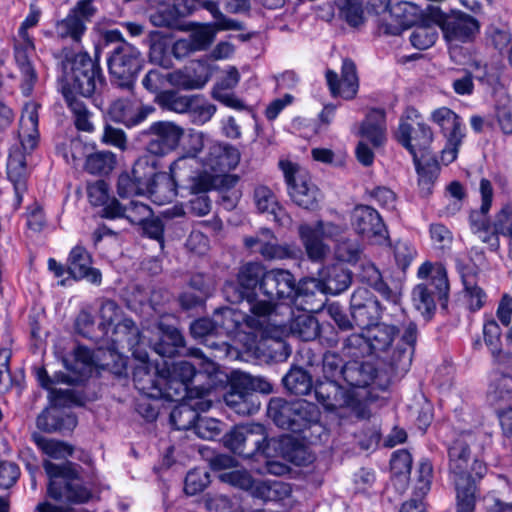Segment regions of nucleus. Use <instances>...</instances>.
I'll return each instance as SVG.
<instances>
[{
	"instance_id": "1",
	"label": "nucleus",
	"mask_w": 512,
	"mask_h": 512,
	"mask_svg": "<svg viewBox=\"0 0 512 512\" xmlns=\"http://www.w3.org/2000/svg\"><path fill=\"white\" fill-rule=\"evenodd\" d=\"M198 161L192 156H180L170 165V173L157 171L146 178L148 195L153 202L164 205L173 201L177 188L191 194L206 193L215 185L216 178L206 172H198Z\"/></svg>"
},
{
	"instance_id": "2",
	"label": "nucleus",
	"mask_w": 512,
	"mask_h": 512,
	"mask_svg": "<svg viewBox=\"0 0 512 512\" xmlns=\"http://www.w3.org/2000/svg\"><path fill=\"white\" fill-rule=\"evenodd\" d=\"M398 335V328L387 323L373 324L363 330V340L370 352L396 373H404L411 364L416 342L415 324L409 323L397 341Z\"/></svg>"
},
{
	"instance_id": "3",
	"label": "nucleus",
	"mask_w": 512,
	"mask_h": 512,
	"mask_svg": "<svg viewBox=\"0 0 512 512\" xmlns=\"http://www.w3.org/2000/svg\"><path fill=\"white\" fill-rule=\"evenodd\" d=\"M345 228L332 222L317 221L314 224H301L298 228L299 238L308 258L323 261L331 252L324 239L334 241V258L343 263L356 264L362 256V246L356 239L342 238Z\"/></svg>"
},
{
	"instance_id": "4",
	"label": "nucleus",
	"mask_w": 512,
	"mask_h": 512,
	"mask_svg": "<svg viewBox=\"0 0 512 512\" xmlns=\"http://www.w3.org/2000/svg\"><path fill=\"white\" fill-rule=\"evenodd\" d=\"M249 305L250 315L234 308H222L214 314L218 335L233 337L247 351H258L265 340L262 334L272 317L270 304L262 300Z\"/></svg>"
},
{
	"instance_id": "5",
	"label": "nucleus",
	"mask_w": 512,
	"mask_h": 512,
	"mask_svg": "<svg viewBox=\"0 0 512 512\" xmlns=\"http://www.w3.org/2000/svg\"><path fill=\"white\" fill-rule=\"evenodd\" d=\"M196 363H190L188 361H180L173 363L171 366L165 362L166 368L159 370L156 368L159 375L156 387L163 393L167 398L177 400L184 394H195L199 393L201 389H208L210 387H194L190 388L189 384L191 380L197 376L196 365L199 366V374L205 373L211 375L216 372V364L201 355L195 354Z\"/></svg>"
},
{
	"instance_id": "6",
	"label": "nucleus",
	"mask_w": 512,
	"mask_h": 512,
	"mask_svg": "<svg viewBox=\"0 0 512 512\" xmlns=\"http://www.w3.org/2000/svg\"><path fill=\"white\" fill-rule=\"evenodd\" d=\"M98 80L99 71L88 55L80 53L63 62L62 93L66 101L92 96Z\"/></svg>"
},
{
	"instance_id": "7",
	"label": "nucleus",
	"mask_w": 512,
	"mask_h": 512,
	"mask_svg": "<svg viewBox=\"0 0 512 512\" xmlns=\"http://www.w3.org/2000/svg\"><path fill=\"white\" fill-rule=\"evenodd\" d=\"M43 466L49 478L48 495L50 497L70 503H83L90 499V491L75 483L78 476L75 464L66 462L58 465L46 459Z\"/></svg>"
},
{
	"instance_id": "8",
	"label": "nucleus",
	"mask_w": 512,
	"mask_h": 512,
	"mask_svg": "<svg viewBox=\"0 0 512 512\" xmlns=\"http://www.w3.org/2000/svg\"><path fill=\"white\" fill-rule=\"evenodd\" d=\"M278 165L284 175L291 200L304 209L317 208L322 195L313 183L309 172L289 159L280 160Z\"/></svg>"
},
{
	"instance_id": "9",
	"label": "nucleus",
	"mask_w": 512,
	"mask_h": 512,
	"mask_svg": "<svg viewBox=\"0 0 512 512\" xmlns=\"http://www.w3.org/2000/svg\"><path fill=\"white\" fill-rule=\"evenodd\" d=\"M268 415L277 426L299 432L318 421L319 410L313 403L306 400L289 403L280 398H274L269 402Z\"/></svg>"
},
{
	"instance_id": "10",
	"label": "nucleus",
	"mask_w": 512,
	"mask_h": 512,
	"mask_svg": "<svg viewBox=\"0 0 512 512\" xmlns=\"http://www.w3.org/2000/svg\"><path fill=\"white\" fill-rule=\"evenodd\" d=\"M395 138L418 164L419 158L425 155L433 141V132L428 124L421 121L418 111L409 108L400 118Z\"/></svg>"
},
{
	"instance_id": "11",
	"label": "nucleus",
	"mask_w": 512,
	"mask_h": 512,
	"mask_svg": "<svg viewBox=\"0 0 512 512\" xmlns=\"http://www.w3.org/2000/svg\"><path fill=\"white\" fill-rule=\"evenodd\" d=\"M449 470L455 486L475 484L486 473V466L478 459H471L468 443L457 439L449 448Z\"/></svg>"
},
{
	"instance_id": "12",
	"label": "nucleus",
	"mask_w": 512,
	"mask_h": 512,
	"mask_svg": "<svg viewBox=\"0 0 512 512\" xmlns=\"http://www.w3.org/2000/svg\"><path fill=\"white\" fill-rule=\"evenodd\" d=\"M111 340L117 349L127 347L133 351L134 357L139 361V365L134 369L133 378L138 389L145 392L147 387L142 382L145 377H149L151 365L147 353L135 348L141 342V335L133 321L122 319L118 322L112 330Z\"/></svg>"
},
{
	"instance_id": "13",
	"label": "nucleus",
	"mask_w": 512,
	"mask_h": 512,
	"mask_svg": "<svg viewBox=\"0 0 512 512\" xmlns=\"http://www.w3.org/2000/svg\"><path fill=\"white\" fill-rule=\"evenodd\" d=\"M359 135L362 140L357 144L356 158L364 166H371L374 162L373 149L366 143L370 142L373 148L381 146L386 140L385 113L381 109H372L361 123Z\"/></svg>"
},
{
	"instance_id": "14",
	"label": "nucleus",
	"mask_w": 512,
	"mask_h": 512,
	"mask_svg": "<svg viewBox=\"0 0 512 512\" xmlns=\"http://www.w3.org/2000/svg\"><path fill=\"white\" fill-rule=\"evenodd\" d=\"M272 317L268 320L262 334L265 340L273 339L284 348L282 339L290 333L304 341L315 339L319 334V324L315 317L308 314H300L291 322L288 327L283 321L277 320V314L271 312Z\"/></svg>"
},
{
	"instance_id": "15",
	"label": "nucleus",
	"mask_w": 512,
	"mask_h": 512,
	"mask_svg": "<svg viewBox=\"0 0 512 512\" xmlns=\"http://www.w3.org/2000/svg\"><path fill=\"white\" fill-rule=\"evenodd\" d=\"M350 223L355 233L370 244L385 245L389 242L388 231L380 214L370 206H356L351 212Z\"/></svg>"
},
{
	"instance_id": "16",
	"label": "nucleus",
	"mask_w": 512,
	"mask_h": 512,
	"mask_svg": "<svg viewBox=\"0 0 512 512\" xmlns=\"http://www.w3.org/2000/svg\"><path fill=\"white\" fill-rule=\"evenodd\" d=\"M266 274L265 268L258 262H249L243 265L238 273L237 282H227L224 285L223 292L226 299L231 303H240L247 299L250 302V296L257 285L260 286Z\"/></svg>"
},
{
	"instance_id": "17",
	"label": "nucleus",
	"mask_w": 512,
	"mask_h": 512,
	"mask_svg": "<svg viewBox=\"0 0 512 512\" xmlns=\"http://www.w3.org/2000/svg\"><path fill=\"white\" fill-rule=\"evenodd\" d=\"M147 151L153 155L164 156L175 150L184 135V129L170 121L154 122L147 129Z\"/></svg>"
},
{
	"instance_id": "18",
	"label": "nucleus",
	"mask_w": 512,
	"mask_h": 512,
	"mask_svg": "<svg viewBox=\"0 0 512 512\" xmlns=\"http://www.w3.org/2000/svg\"><path fill=\"white\" fill-rule=\"evenodd\" d=\"M351 273L340 266H330L319 273V278H308L301 282L300 290L305 294L322 293L339 294L351 283Z\"/></svg>"
},
{
	"instance_id": "19",
	"label": "nucleus",
	"mask_w": 512,
	"mask_h": 512,
	"mask_svg": "<svg viewBox=\"0 0 512 512\" xmlns=\"http://www.w3.org/2000/svg\"><path fill=\"white\" fill-rule=\"evenodd\" d=\"M422 26H437L443 32H474L479 29L478 22L473 17L456 10L443 13L434 6L427 7V15L422 19Z\"/></svg>"
},
{
	"instance_id": "20",
	"label": "nucleus",
	"mask_w": 512,
	"mask_h": 512,
	"mask_svg": "<svg viewBox=\"0 0 512 512\" xmlns=\"http://www.w3.org/2000/svg\"><path fill=\"white\" fill-rule=\"evenodd\" d=\"M155 172V159L149 156L140 157L134 164L131 174H120L117 192L120 197L146 195L148 186L146 178Z\"/></svg>"
},
{
	"instance_id": "21",
	"label": "nucleus",
	"mask_w": 512,
	"mask_h": 512,
	"mask_svg": "<svg viewBox=\"0 0 512 512\" xmlns=\"http://www.w3.org/2000/svg\"><path fill=\"white\" fill-rule=\"evenodd\" d=\"M300 287L301 284L297 287L294 276L288 270L284 269L266 271L260 283V290L269 298V301L265 302L272 307V313H276L272 304L273 300L292 299L298 291L305 293L300 290Z\"/></svg>"
},
{
	"instance_id": "22",
	"label": "nucleus",
	"mask_w": 512,
	"mask_h": 512,
	"mask_svg": "<svg viewBox=\"0 0 512 512\" xmlns=\"http://www.w3.org/2000/svg\"><path fill=\"white\" fill-rule=\"evenodd\" d=\"M241 153L240 151L230 145L221 142H213L209 145L206 155L202 160L203 170L198 172H208L210 170L213 174L226 173L230 170H234L240 163Z\"/></svg>"
},
{
	"instance_id": "23",
	"label": "nucleus",
	"mask_w": 512,
	"mask_h": 512,
	"mask_svg": "<svg viewBox=\"0 0 512 512\" xmlns=\"http://www.w3.org/2000/svg\"><path fill=\"white\" fill-rule=\"evenodd\" d=\"M208 389H201L199 393L184 394L186 401L176 406L170 415L171 422L179 430L194 427L199 415L198 411L204 412L211 407V401L206 399Z\"/></svg>"
},
{
	"instance_id": "24",
	"label": "nucleus",
	"mask_w": 512,
	"mask_h": 512,
	"mask_svg": "<svg viewBox=\"0 0 512 512\" xmlns=\"http://www.w3.org/2000/svg\"><path fill=\"white\" fill-rule=\"evenodd\" d=\"M345 367L342 366L341 359L332 353L325 354L323 358V371L329 380L327 383H321L315 388V395L318 401L330 411L337 408L334 398L338 393V387L335 384L334 378L338 374L343 375Z\"/></svg>"
},
{
	"instance_id": "25",
	"label": "nucleus",
	"mask_w": 512,
	"mask_h": 512,
	"mask_svg": "<svg viewBox=\"0 0 512 512\" xmlns=\"http://www.w3.org/2000/svg\"><path fill=\"white\" fill-rule=\"evenodd\" d=\"M326 80L334 97H341L346 100L353 99L359 88V81L354 62L350 59H344L341 67V78L333 70L326 71Z\"/></svg>"
},
{
	"instance_id": "26",
	"label": "nucleus",
	"mask_w": 512,
	"mask_h": 512,
	"mask_svg": "<svg viewBox=\"0 0 512 512\" xmlns=\"http://www.w3.org/2000/svg\"><path fill=\"white\" fill-rule=\"evenodd\" d=\"M110 73L121 80H130L139 69V52L127 43L116 47L108 60Z\"/></svg>"
},
{
	"instance_id": "27",
	"label": "nucleus",
	"mask_w": 512,
	"mask_h": 512,
	"mask_svg": "<svg viewBox=\"0 0 512 512\" xmlns=\"http://www.w3.org/2000/svg\"><path fill=\"white\" fill-rule=\"evenodd\" d=\"M351 314L358 326L366 329L379 315L378 302L365 289H357L351 297Z\"/></svg>"
},
{
	"instance_id": "28",
	"label": "nucleus",
	"mask_w": 512,
	"mask_h": 512,
	"mask_svg": "<svg viewBox=\"0 0 512 512\" xmlns=\"http://www.w3.org/2000/svg\"><path fill=\"white\" fill-rule=\"evenodd\" d=\"M430 120L437 125L448 143H462L465 126L461 118L448 107H439L430 114Z\"/></svg>"
},
{
	"instance_id": "29",
	"label": "nucleus",
	"mask_w": 512,
	"mask_h": 512,
	"mask_svg": "<svg viewBox=\"0 0 512 512\" xmlns=\"http://www.w3.org/2000/svg\"><path fill=\"white\" fill-rule=\"evenodd\" d=\"M68 273L76 280L86 279L93 284H98L101 281L100 272L91 268V257L81 246L74 247L70 252Z\"/></svg>"
},
{
	"instance_id": "30",
	"label": "nucleus",
	"mask_w": 512,
	"mask_h": 512,
	"mask_svg": "<svg viewBox=\"0 0 512 512\" xmlns=\"http://www.w3.org/2000/svg\"><path fill=\"white\" fill-rule=\"evenodd\" d=\"M197 69L185 68L176 70L166 75L167 82L178 89L182 90H199L202 89L210 79L207 68L203 64L198 65Z\"/></svg>"
},
{
	"instance_id": "31",
	"label": "nucleus",
	"mask_w": 512,
	"mask_h": 512,
	"mask_svg": "<svg viewBox=\"0 0 512 512\" xmlns=\"http://www.w3.org/2000/svg\"><path fill=\"white\" fill-rule=\"evenodd\" d=\"M150 21L155 27L167 29H180L183 32H211L207 24H182L173 7H160L150 15Z\"/></svg>"
},
{
	"instance_id": "32",
	"label": "nucleus",
	"mask_w": 512,
	"mask_h": 512,
	"mask_svg": "<svg viewBox=\"0 0 512 512\" xmlns=\"http://www.w3.org/2000/svg\"><path fill=\"white\" fill-rule=\"evenodd\" d=\"M152 110L128 100H117L110 106L109 115L114 121L131 127L145 120Z\"/></svg>"
},
{
	"instance_id": "33",
	"label": "nucleus",
	"mask_w": 512,
	"mask_h": 512,
	"mask_svg": "<svg viewBox=\"0 0 512 512\" xmlns=\"http://www.w3.org/2000/svg\"><path fill=\"white\" fill-rule=\"evenodd\" d=\"M481 206L472 210L469 214V227L472 233L483 232L491 226L489 211L492 204L493 188L489 180L482 179L480 182Z\"/></svg>"
},
{
	"instance_id": "34",
	"label": "nucleus",
	"mask_w": 512,
	"mask_h": 512,
	"mask_svg": "<svg viewBox=\"0 0 512 512\" xmlns=\"http://www.w3.org/2000/svg\"><path fill=\"white\" fill-rule=\"evenodd\" d=\"M254 202L260 212L270 214L280 225L286 226L291 223V218L279 206L275 194L267 186L259 185L255 188Z\"/></svg>"
},
{
	"instance_id": "35",
	"label": "nucleus",
	"mask_w": 512,
	"mask_h": 512,
	"mask_svg": "<svg viewBox=\"0 0 512 512\" xmlns=\"http://www.w3.org/2000/svg\"><path fill=\"white\" fill-rule=\"evenodd\" d=\"M38 104L28 102L25 104L21 119L19 136L24 150H32L38 140Z\"/></svg>"
},
{
	"instance_id": "36",
	"label": "nucleus",
	"mask_w": 512,
	"mask_h": 512,
	"mask_svg": "<svg viewBox=\"0 0 512 512\" xmlns=\"http://www.w3.org/2000/svg\"><path fill=\"white\" fill-rule=\"evenodd\" d=\"M69 374L57 376V381L67 384H76L86 379L93 369V357L89 349L78 347L74 351V364L69 366L66 362Z\"/></svg>"
},
{
	"instance_id": "37",
	"label": "nucleus",
	"mask_w": 512,
	"mask_h": 512,
	"mask_svg": "<svg viewBox=\"0 0 512 512\" xmlns=\"http://www.w3.org/2000/svg\"><path fill=\"white\" fill-rule=\"evenodd\" d=\"M426 15L427 9L418 13V8L409 2L397 3L389 10V17L394 18L396 24L403 30L414 26L427 29L422 26V19Z\"/></svg>"
},
{
	"instance_id": "38",
	"label": "nucleus",
	"mask_w": 512,
	"mask_h": 512,
	"mask_svg": "<svg viewBox=\"0 0 512 512\" xmlns=\"http://www.w3.org/2000/svg\"><path fill=\"white\" fill-rule=\"evenodd\" d=\"M240 437H245V457H250L258 452H263L267 456V451L270 443H275L274 440L267 442V434L265 428L261 424H247L246 432L239 434Z\"/></svg>"
},
{
	"instance_id": "39",
	"label": "nucleus",
	"mask_w": 512,
	"mask_h": 512,
	"mask_svg": "<svg viewBox=\"0 0 512 512\" xmlns=\"http://www.w3.org/2000/svg\"><path fill=\"white\" fill-rule=\"evenodd\" d=\"M252 496L265 501H278L288 497L291 493L290 486L280 481L256 482L249 489Z\"/></svg>"
},
{
	"instance_id": "40",
	"label": "nucleus",
	"mask_w": 512,
	"mask_h": 512,
	"mask_svg": "<svg viewBox=\"0 0 512 512\" xmlns=\"http://www.w3.org/2000/svg\"><path fill=\"white\" fill-rule=\"evenodd\" d=\"M457 267L461 274L465 297L471 310L480 309L486 300V294L484 291L475 283L473 271L470 268L462 267L458 262Z\"/></svg>"
},
{
	"instance_id": "41",
	"label": "nucleus",
	"mask_w": 512,
	"mask_h": 512,
	"mask_svg": "<svg viewBox=\"0 0 512 512\" xmlns=\"http://www.w3.org/2000/svg\"><path fill=\"white\" fill-rule=\"evenodd\" d=\"M339 17L352 28H360L366 21L362 0H335Z\"/></svg>"
},
{
	"instance_id": "42",
	"label": "nucleus",
	"mask_w": 512,
	"mask_h": 512,
	"mask_svg": "<svg viewBox=\"0 0 512 512\" xmlns=\"http://www.w3.org/2000/svg\"><path fill=\"white\" fill-rule=\"evenodd\" d=\"M214 34H190L189 37L178 40L172 46L176 58H183L192 52L205 50L213 42Z\"/></svg>"
},
{
	"instance_id": "43",
	"label": "nucleus",
	"mask_w": 512,
	"mask_h": 512,
	"mask_svg": "<svg viewBox=\"0 0 512 512\" xmlns=\"http://www.w3.org/2000/svg\"><path fill=\"white\" fill-rule=\"evenodd\" d=\"M159 105L175 113H187L191 103L197 100V95H183L175 90H165L157 94Z\"/></svg>"
},
{
	"instance_id": "44",
	"label": "nucleus",
	"mask_w": 512,
	"mask_h": 512,
	"mask_svg": "<svg viewBox=\"0 0 512 512\" xmlns=\"http://www.w3.org/2000/svg\"><path fill=\"white\" fill-rule=\"evenodd\" d=\"M39 450L47 457L55 460L66 459L72 455L74 449L64 441L47 438L41 435L33 436Z\"/></svg>"
},
{
	"instance_id": "45",
	"label": "nucleus",
	"mask_w": 512,
	"mask_h": 512,
	"mask_svg": "<svg viewBox=\"0 0 512 512\" xmlns=\"http://www.w3.org/2000/svg\"><path fill=\"white\" fill-rule=\"evenodd\" d=\"M161 338L158 343L154 344V350L163 357H172L177 349L184 345V339L181 333L173 327H159Z\"/></svg>"
},
{
	"instance_id": "46",
	"label": "nucleus",
	"mask_w": 512,
	"mask_h": 512,
	"mask_svg": "<svg viewBox=\"0 0 512 512\" xmlns=\"http://www.w3.org/2000/svg\"><path fill=\"white\" fill-rule=\"evenodd\" d=\"M468 71L477 81L493 85L499 79L500 68L495 63H490L483 59H473L468 64Z\"/></svg>"
},
{
	"instance_id": "47",
	"label": "nucleus",
	"mask_w": 512,
	"mask_h": 512,
	"mask_svg": "<svg viewBox=\"0 0 512 512\" xmlns=\"http://www.w3.org/2000/svg\"><path fill=\"white\" fill-rule=\"evenodd\" d=\"M7 172L9 179L14 184L17 198L20 200V192L25 190V178L27 175L26 161L21 153L16 152L9 156Z\"/></svg>"
},
{
	"instance_id": "48",
	"label": "nucleus",
	"mask_w": 512,
	"mask_h": 512,
	"mask_svg": "<svg viewBox=\"0 0 512 512\" xmlns=\"http://www.w3.org/2000/svg\"><path fill=\"white\" fill-rule=\"evenodd\" d=\"M283 383L295 395H306L312 388L311 377L301 368H292L283 378Z\"/></svg>"
},
{
	"instance_id": "49",
	"label": "nucleus",
	"mask_w": 512,
	"mask_h": 512,
	"mask_svg": "<svg viewBox=\"0 0 512 512\" xmlns=\"http://www.w3.org/2000/svg\"><path fill=\"white\" fill-rule=\"evenodd\" d=\"M375 375L376 372L370 364L346 366L343 371L344 379L354 387L370 385L374 381Z\"/></svg>"
},
{
	"instance_id": "50",
	"label": "nucleus",
	"mask_w": 512,
	"mask_h": 512,
	"mask_svg": "<svg viewBox=\"0 0 512 512\" xmlns=\"http://www.w3.org/2000/svg\"><path fill=\"white\" fill-rule=\"evenodd\" d=\"M95 12L92 0L78 2L72 13L67 17L66 24L69 32H83L86 29L84 21Z\"/></svg>"
},
{
	"instance_id": "51",
	"label": "nucleus",
	"mask_w": 512,
	"mask_h": 512,
	"mask_svg": "<svg viewBox=\"0 0 512 512\" xmlns=\"http://www.w3.org/2000/svg\"><path fill=\"white\" fill-rule=\"evenodd\" d=\"M115 155L110 151H98L90 154L85 163L86 170L91 174H106L115 167Z\"/></svg>"
},
{
	"instance_id": "52",
	"label": "nucleus",
	"mask_w": 512,
	"mask_h": 512,
	"mask_svg": "<svg viewBox=\"0 0 512 512\" xmlns=\"http://www.w3.org/2000/svg\"><path fill=\"white\" fill-rule=\"evenodd\" d=\"M216 112V106L206 101L201 95H197V100L191 103L187 113L190 114L192 122L197 125H203L211 120Z\"/></svg>"
},
{
	"instance_id": "53",
	"label": "nucleus",
	"mask_w": 512,
	"mask_h": 512,
	"mask_svg": "<svg viewBox=\"0 0 512 512\" xmlns=\"http://www.w3.org/2000/svg\"><path fill=\"white\" fill-rule=\"evenodd\" d=\"M261 256L266 260H283L296 256L295 249L288 244H280L272 233V239L267 240Z\"/></svg>"
},
{
	"instance_id": "54",
	"label": "nucleus",
	"mask_w": 512,
	"mask_h": 512,
	"mask_svg": "<svg viewBox=\"0 0 512 512\" xmlns=\"http://www.w3.org/2000/svg\"><path fill=\"white\" fill-rule=\"evenodd\" d=\"M446 44L452 59L460 61L470 49L472 43L471 34H444Z\"/></svg>"
},
{
	"instance_id": "55",
	"label": "nucleus",
	"mask_w": 512,
	"mask_h": 512,
	"mask_svg": "<svg viewBox=\"0 0 512 512\" xmlns=\"http://www.w3.org/2000/svg\"><path fill=\"white\" fill-rule=\"evenodd\" d=\"M512 396V380L501 376L493 380L488 391V399L492 404L509 400Z\"/></svg>"
},
{
	"instance_id": "56",
	"label": "nucleus",
	"mask_w": 512,
	"mask_h": 512,
	"mask_svg": "<svg viewBox=\"0 0 512 512\" xmlns=\"http://www.w3.org/2000/svg\"><path fill=\"white\" fill-rule=\"evenodd\" d=\"M435 291L427 285H417L412 293L413 301L416 308L420 311L431 312L435 308Z\"/></svg>"
},
{
	"instance_id": "57",
	"label": "nucleus",
	"mask_w": 512,
	"mask_h": 512,
	"mask_svg": "<svg viewBox=\"0 0 512 512\" xmlns=\"http://www.w3.org/2000/svg\"><path fill=\"white\" fill-rule=\"evenodd\" d=\"M483 334L486 345L491 350L496 361L499 362L504 354H501L499 349L501 330L497 322L494 320L486 322L483 327Z\"/></svg>"
},
{
	"instance_id": "58",
	"label": "nucleus",
	"mask_w": 512,
	"mask_h": 512,
	"mask_svg": "<svg viewBox=\"0 0 512 512\" xmlns=\"http://www.w3.org/2000/svg\"><path fill=\"white\" fill-rule=\"evenodd\" d=\"M390 466L393 474L401 481L405 482L412 467V457L410 453L406 450H399L393 453Z\"/></svg>"
},
{
	"instance_id": "59",
	"label": "nucleus",
	"mask_w": 512,
	"mask_h": 512,
	"mask_svg": "<svg viewBox=\"0 0 512 512\" xmlns=\"http://www.w3.org/2000/svg\"><path fill=\"white\" fill-rule=\"evenodd\" d=\"M193 428L198 437L206 440L214 439L221 433V423L214 418L199 416Z\"/></svg>"
},
{
	"instance_id": "60",
	"label": "nucleus",
	"mask_w": 512,
	"mask_h": 512,
	"mask_svg": "<svg viewBox=\"0 0 512 512\" xmlns=\"http://www.w3.org/2000/svg\"><path fill=\"white\" fill-rule=\"evenodd\" d=\"M495 227L502 235L509 238V258L512 260V206L503 207L495 218Z\"/></svg>"
},
{
	"instance_id": "61",
	"label": "nucleus",
	"mask_w": 512,
	"mask_h": 512,
	"mask_svg": "<svg viewBox=\"0 0 512 512\" xmlns=\"http://www.w3.org/2000/svg\"><path fill=\"white\" fill-rule=\"evenodd\" d=\"M125 218L132 224L143 226L152 218V210L142 202L131 201L126 207Z\"/></svg>"
},
{
	"instance_id": "62",
	"label": "nucleus",
	"mask_w": 512,
	"mask_h": 512,
	"mask_svg": "<svg viewBox=\"0 0 512 512\" xmlns=\"http://www.w3.org/2000/svg\"><path fill=\"white\" fill-rule=\"evenodd\" d=\"M209 484V474L201 469L190 471L185 479L184 490L188 495H195Z\"/></svg>"
},
{
	"instance_id": "63",
	"label": "nucleus",
	"mask_w": 512,
	"mask_h": 512,
	"mask_svg": "<svg viewBox=\"0 0 512 512\" xmlns=\"http://www.w3.org/2000/svg\"><path fill=\"white\" fill-rule=\"evenodd\" d=\"M457 494L456 512H473L475 507V484L455 486Z\"/></svg>"
},
{
	"instance_id": "64",
	"label": "nucleus",
	"mask_w": 512,
	"mask_h": 512,
	"mask_svg": "<svg viewBox=\"0 0 512 512\" xmlns=\"http://www.w3.org/2000/svg\"><path fill=\"white\" fill-rule=\"evenodd\" d=\"M240 73L235 66H228L222 71V75L214 85L212 91H228L234 89L240 81Z\"/></svg>"
}]
</instances>
